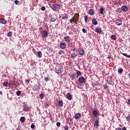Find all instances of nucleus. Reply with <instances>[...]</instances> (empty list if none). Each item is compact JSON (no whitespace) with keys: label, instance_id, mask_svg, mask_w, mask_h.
<instances>
[{"label":"nucleus","instance_id":"4","mask_svg":"<svg viewBox=\"0 0 130 130\" xmlns=\"http://www.w3.org/2000/svg\"><path fill=\"white\" fill-rule=\"evenodd\" d=\"M10 86L11 87H18V84H17V81L16 80H13L10 82Z\"/></svg>","mask_w":130,"mask_h":130},{"label":"nucleus","instance_id":"27","mask_svg":"<svg viewBox=\"0 0 130 130\" xmlns=\"http://www.w3.org/2000/svg\"><path fill=\"white\" fill-rule=\"evenodd\" d=\"M38 56L39 57H42V52L41 51L38 52Z\"/></svg>","mask_w":130,"mask_h":130},{"label":"nucleus","instance_id":"30","mask_svg":"<svg viewBox=\"0 0 130 130\" xmlns=\"http://www.w3.org/2000/svg\"><path fill=\"white\" fill-rule=\"evenodd\" d=\"M55 73L56 74H60V73H61V70H60V69H56Z\"/></svg>","mask_w":130,"mask_h":130},{"label":"nucleus","instance_id":"3","mask_svg":"<svg viewBox=\"0 0 130 130\" xmlns=\"http://www.w3.org/2000/svg\"><path fill=\"white\" fill-rule=\"evenodd\" d=\"M47 36H48V32H47V31L46 30L42 31V38H46Z\"/></svg>","mask_w":130,"mask_h":130},{"label":"nucleus","instance_id":"16","mask_svg":"<svg viewBox=\"0 0 130 130\" xmlns=\"http://www.w3.org/2000/svg\"><path fill=\"white\" fill-rule=\"evenodd\" d=\"M107 83L108 84H109V85L112 84V77H110L108 79Z\"/></svg>","mask_w":130,"mask_h":130},{"label":"nucleus","instance_id":"34","mask_svg":"<svg viewBox=\"0 0 130 130\" xmlns=\"http://www.w3.org/2000/svg\"><path fill=\"white\" fill-rule=\"evenodd\" d=\"M58 53H59V54L61 55V54H64V51H63L62 50H60V51H59Z\"/></svg>","mask_w":130,"mask_h":130},{"label":"nucleus","instance_id":"50","mask_svg":"<svg viewBox=\"0 0 130 130\" xmlns=\"http://www.w3.org/2000/svg\"><path fill=\"white\" fill-rule=\"evenodd\" d=\"M45 81H48V80H49V78H48V77H45Z\"/></svg>","mask_w":130,"mask_h":130},{"label":"nucleus","instance_id":"24","mask_svg":"<svg viewBox=\"0 0 130 130\" xmlns=\"http://www.w3.org/2000/svg\"><path fill=\"white\" fill-rule=\"evenodd\" d=\"M3 84V86H4L5 87H8V86H10V84H9V82H4Z\"/></svg>","mask_w":130,"mask_h":130},{"label":"nucleus","instance_id":"22","mask_svg":"<svg viewBox=\"0 0 130 130\" xmlns=\"http://www.w3.org/2000/svg\"><path fill=\"white\" fill-rule=\"evenodd\" d=\"M110 38L112 40H116V36L114 35H112L111 36Z\"/></svg>","mask_w":130,"mask_h":130},{"label":"nucleus","instance_id":"36","mask_svg":"<svg viewBox=\"0 0 130 130\" xmlns=\"http://www.w3.org/2000/svg\"><path fill=\"white\" fill-rule=\"evenodd\" d=\"M84 18L85 23H87V21L88 20V17L87 16H84Z\"/></svg>","mask_w":130,"mask_h":130},{"label":"nucleus","instance_id":"64","mask_svg":"<svg viewBox=\"0 0 130 130\" xmlns=\"http://www.w3.org/2000/svg\"><path fill=\"white\" fill-rule=\"evenodd\" d=\"M46 104L47 105V103H46Z\"/></svg>","mask_w":130,"mask_h":130},{"label":"nucleus","instance_id":"44","mask_svg":"<svg viewBox=\"0 0 130 130\" xmlns=\"http://www.w3.org/2000/svg\"><path fill=\"white\" fill-rule=\"evenodd\" d=\"M19 1H18V0H16V1H15V5H18V4H19Z\"/></svg>","mask_w":130,"mask_h":130},{"label":"nucleus","instance_id":"46","mask_svg":"<svg viewBox=\"0 0 130 130\" xmlns=\"http://www.w3.org/2000/svg\"><path fill=\"white\" fill-rule=\"evenodd\" d=\"M25 82L29 84V83L30 82V80H29V79H26L25 80Z\"/></svg>","mask_w":130,"mask_h":130},{"label":"nucleus","instance_id":"61","mask_svg":"<svg viewBox=\"0 0 130 130\" xmlns=\"http://www.w3.org/2000/svg\"><path fill=\"white\" fill-rule=\"evenodd\" d=\"M46 1H48V2H49V0H46Z\"/></svg>","mask_w":130,"mask_h":130},{"label":"nucleus","instance_id":"51","mask_svg":"<svg viewBox=\"0 0 130 130\" xmlns=\"http://www.w3.org/2000/svg\"><path fill=\"white\" fill-rule=\"evenodd\" d=\"M122 130H126V127H123L122 128Z\"/></svg>","mask_w":130,"mask_h":130},{"label":"nucleus","instance_id":"29","mask_svg":"<svg viewBox=\"0 0 130 130\" xmlns=\"http://www.w3.org/2000/svg\"><path fill=\"white\" fill-rule=\"evenodd\" d=\"M122 72H123V69H118V74H121L122 73Z\"/></svg>","mask_w":130,"mask_h":130},{"label":"nucleus","instance_id":"48","mask_svg":"<svg viewBox=\"0 0 130 130\" xmlns=\"http://www.w3.org/2000/svg\"><path fill=\"white\" fill-rule=\"evenodd\" d=\"M73 21H74V20L73 19H71L70 20V22L71 24H72V23H73Z\"/></svg>","mask_w":130,"mask_h":130},{"label":"nucleus","instance_id":"9","mask_svg":"<svg viewBox=\"0 0 130 130\" xmlns=\"http://www.w3.org/2000/svg\"><path fill=\"white\" fill-rule=\"evenodd\" d=\"M99 114V113L98 112V111L94 110L92 111V115L94 117H97L98 116V115Z\"/></svg>","mask_w":130,"mask_h":130},{"label":"nucleus","instance_id":"59","mask_svg":"<svg viewBox=\"0 0 130 130\" xmlns=\"http://www.w3.org/2000/svg\"><path fill=\"white\" fill-rule=\"evenodd\" d=\"M50 120H51V121H52V120H53L52 118H50Z\"/></svg>","mask_w":130,"mask_h":130},{"label":"nucleus","instance_id":"1","mask_svg":"<svg viewBox=\"0 0 130 130\" xmlns=\"http://www.w3.org/2000/svg\"><path fill=\"white\" fill-rule=\"evenodd\" d=\"M51 8L53 11H57L58 9H60V5L57 3L52 4V6H51Z\"/></svg>","mask_w":130,"mask_h":130},{"label":"nucleus","instance_id":"13","mask_svg":"<svg viewBox=\"0 0 130 130\" xmlns=\"http://www.w3.org/2000/svg\"><path fill=\"white\" fill-rule=\"evenodd\" d=\"M58 106H59V107H62V106H63V103L62 102V101L59 100L58 101Z\"/></svg>","mask_w":130,"mask_h":130},{"label":"nucleus","instance_id":"52","mask_svg":"<svg viewBox=\"0 0 130 130\" xmlns=\"http://www.w3.org/2000/svg\"><path fill=\"white\" fill-rule=\"evenodd\" d=\"M116 130H121L120 127H118L116 128Z\"/></svg>","mask_w":130,"mask_h":130},{"label":"nucleus","instance_id":"8","mask_svg":"<svg viewBox=\"0 0 130 130\" xmlns=\"http://www.w3.org/2000/svg\"><path fill=\"white\" fill-rule=\"evenodd\" d=\"M60 47L61 49H64L67 47V44L65 43H60Z\"/></svg>","mask_w":130,"mask_h":130},{"label":"nucleus","instance_id":"7","mask_svg":"<svg viewBox=\"0 0 130 130\" xmlns=\"http://www.w3.org/2000/svg\"><path fill=\"white\" fill-rule=\"evenodd\" d=\"M121 10L123 12H127V10H128V8H127V7H126V6L123 5L121 7Z\"/></svg>","mask_w":130,"mask_h":130},{"label":"nucleus","instance_id":"19","mask_svg":"<svg viewBox=\"0 0 130 130\" xmlns=\"http://www.w3.org/2000/svg\"><path fill=\"white\" fill-rule=\"evenodd\" d=\"M76 74L77 77H80V76H82V72L80 71H79V70H76Z\"/></svg>","mask_w":130,"mask_h":130},{"label":"nucleus","instance_id":"2","mask_svg":"<svg viewBox=\"0 0 130 130\" xmlns=\"http://www.w3.org/2000/svg\"><path fill=\"white\" fill-rule=\"evenodd\" d=\"M63 39H64L65 42H67V43H70L71 41L72 40V38L71 37H70V36H69L64 37Z\"/></svg>","mask_w":130,"mask_h":130},{"label":"nucleus","instance_id":"35","mask_svg":"<svg viewBox=\"0 0 130 130\" xmlns=\"http://www.w3.org/2000/svg\"><path fill=\"white\" fill-rule=\"evenodd\" d=\"M16 95L17 96H20L21 95V91L20 90H18L17 92H16Z\"/></svg>","mask_w":130,"mask_h":130},{"label":"nucleus","instance_id":"18","mask_svg":"<svg viewBox=\"0 0 130 130\" xmlns=\"http://www.w3.org/2000/svg\"><path fill=\"white\" fill-rule=\"evenodd\" d=\"M38 88H39V85L35 84L34 85V87L32 88V90H33V91H36V90H37V89H38Z\"/></svg>","mask_w":130,"mask_h":130},{"label":"nucleus","instance_id":"56","mask_svg":"<svg viewBox=\"0 0 130 130\" xmlns=\"http://www.w3.org/2000/svg\"><path fill=\"white\" fill-rule=\"evenodd\" d=\"M0 94H1V95H3V92L0 91Z\"/></svg>","mask_w":130,"mask_h":130},{"label":"nucleus","instance_id":"14","mask_svg":"<svg viewBox=\"0 0 130 130\" xmlns=\"http://www.w3.org/2000/svg\"><path fill=\"white\" fill-rule=\"evenodd\" d=\"M80 117H81V113H78L75 114V119H79Z\"/></svg>","mask_w":130,"mask_h":130},{"label":"nucleus","instance_id":"40","mask_svg":"<svg viewBox=\"0 0 130 130\" xmlns=\"http://www.w3.org/2000/svg\"><path fill=\"white\" fill-rule=\"evenodd\" d=\"M104 89H108V86H107V84L104 85Z\"/></svg>","mask_w":130,"mask_h":130},{"label":"nucleus","instance_id":"5","mask_svg":"<svg viewBox=\"0 0 130 130\" xmlns=\"http://www.w3.org/2000/svg\"><path fill=\"white\" fill-rule=\"evenodd\" d=\"M115 24H116V25H117L118 26H120V25L122 24V20H121V19H117L115 21Z\"/></svg>","mask_w":130,"mask_h":130},{"label":"nucleus","instance_id":"28","mask_svg":"<svg viewBox=\"0 0 130 130\" xmlns=\"http://www.w3.org/2000/svg\"><path fill=\"white\" fill-rule=\"evenodd\" d=\"M1 23H2V24H7V21H6L5 19H2L1 20Z\"/></svg>","mask_w":130,"mask_h":130},{"label":"nucleus","instance_id":"63","mask_svg":"<svg viewBox=\"0 0 130 130\" xmlns=\"http://www.w3.org/2000/svg\"><path fill=\"white\" fill-rule=\"evenodd\" d=\"M37 2H38V0H37Z\"/></svg>","mask_w":130,"mask_h":130},{"label":"nucleus","instance_id":"60","mask_svg":"<svg viewBox=\"0 0 130 130\" xmlns=\"http://www.w3.org/2000/svg\"><path fill=\"white\" fill-rule=\"evenodd\" d=\"M128 77H129V78H130V73L128 74Z\"/></svg>","mask_w":130,"mask_h":130},{"label":"nucleus","instance_id":"23","mask_svg":"<svg viewBox=\"0 0 130 130\" xmlns=\"http://www.w3.org/2000/svg\"><path fill=\"white\" fill-rule=\"evenodd\" d=\"M23 110L24 111H29V107L26 106L25 105L23 106Z\"/></svg>","mask_w":130,"mask_h":130},{"label":"nucleus","instance_id":"43","mask_svg":"<svg viewBox=\"0 0 130 130\" xmlns=\"http://www.w3.org/2000/svg\"><path fill=\"white\" fill-rule=\"evenodd\" d=\"M30 127L32 129H33V128H34L35 127V125L32 124L30 126Z\"/></svg>","mask_w":130,"mask_h":130},{"label":"nucleus","instance_id":"58","mask_svg":"<svg viewBox=\"0 0 130 130\" xmlns=\"http://www.w3.org/2000/svg\"><path fill=\"white\" fill-rule=\"evenodd\" d=\"M92 27H94V25H91L90 26V28H92Z\"/></svg>","mask_w":130,"mask_h":130},{"label":"nucleus","instance_id":"25","mask_svg":"<svg viewBox=\"0 0 130 130\" xmlns=\"http://www.w3.org/2000/svg\"><path fill=\"white\" fill-rule=\"evenodd\" d=\"M104 12V9L103 8H100V14H101V15H103Z\"/></svg>","mask_w":130,"mask_h":130},{"label":"nucleus","instance_id":"15","mask_svg":"<svg viewBox=\"0 0 130 130\" xmlns=\"http://www.w3.org/2000/svg\"><path fill=\"white\" fill-rule=\"evenodd\" d=\"M95 32H96V33H101V32H102V30H101V28H100V27H98L96 28L95 29Z\"/></svg>","mask_w":130,"mask_h":130},{"label":"nucleus","instance_id":"31","mask_svg":"<svg viewBox=\"0 0 130 130\" xmlns=\"http://www.w3.org/2000/svg\"><path fill=\"white\" fill-rule=\"evenodd\" d=\"M40 99H43L44 98V94L43 93H41L40 95Z\"/></svg>","mask_w":130,"mask_h":130},{"label":"nucleus","instance_id":"38","mask_svg":"<svg viewBox=\"0 0 130 130\" xmlns=\"http://www.w3.org/2000/svg\"><path fill=\"white\" fill-rule=\"evenodd\" d=\"M51 22H55V21H56V19H55L54 18H52L51 19Z\"/></svg>","mask_w":130,"mask_h":130},{"label":"nucleus","instance_id":"57","mask_svg":"<svg viewBox=\"0 0 130 130\" xmlns=\"http://www.w3.org/2000/svg\"><path fill=\"white\" fill-rule=\"evenodd\" d=\"M69 120H70V121H72V118H69Z\"/></svg>","mask_w":130,"mask_h":130},{"label":"nucleus","instance_id":"62","mask_svg":"<svg viewBox=\"0 0 130 130\" xmlns=\"http://www.w3.org/2000/svg\"><path fill=\"white\" fill-rule=\"evenodd\" d=\"M129 42H130V38H129Z\"/></svg>","mask_w":130,"mask_h":130},{"label":"nucleus","instance_id":"47","mask_svg":"<svg viewBox=\"0 0 130 130\" xmlns=\"http://www.w3.org/2000/svg\"><path fill=\"white\" fill-rule=\"evenodd\" d=\"M82 32H83L84 33H86V29L83 28L82 29Z\"/></svg>","mask_w":130,"mask_h":130},{"label":"nucleus","instance_id":"32","mask_svg":"<svg viewBox=\"0 0 130 130\" xmlns=\"http://www.w3.org/2000/svg\"><path fill=\"white\" fill-rule=\"evenodd\" d=\"M21 122H24L25 121V118L24 117H21L20 119Z\"/></svg>","mask_w":130,"mask_h":130},{"label":"nucleus","instance_id":"49","mask_svg":"<svg viewBox=\"0 0 130 130\" xmlns=\"http://www.w3.org/2000/svg\"><path fill=\"white\" fill-rule=\"evenodd\" d=\"M118 13H121V10L120 9H117V11Z\"/></svg>","mask_w":130,"mask_h":130},{"label":"nucleus","instance_id":"26","mask_svg":"<svg viewBox=\"0 0 130 130\" xmlns=\"http://www.w3.org/2000/svg\"><path fill=\"white\" fill-rule=\"evenodd\" d=\"M65 16H62V19L63 20H67V19H69V16H68V15L65 14Z\"/></svg>","mask_w":130,"mask_h":130},{"label":"nucleus","instance_id":"45","mask_svg":"<svg viewBox=\"0 0 130 130\" xmlns=\"http://www.w3.org/2000/svg\"><path fill=\"white\" fill-rule=\"evenodd\" d=\"M41 10H42V11H45V7L44 6H43L41 8Z\"/></svg>","mask_w":130,"mask_h":130},{"label":"nucleus","instance_id":"53","mask_svg":"<svg viewBox=\"0 0 130 130\" xmlns=\"http://www.w3.org/2000/svg\"><path fill=\"white\" fill-rule=\"evenodd\" d=\"M107 58H108V59H110V58H111V56H108L107 57Z\"/></svg>","mask_w":130,"mask_h":130},{"label":"nucleus","instance_id":"20","mask_svg":"<svg viewBox=\"0 0 130 130\" xmlns=\"http://www.w3.org/2000/svg\"><path fill=\"white\" fill-rule=\"evenodd\" d=\"M78 55L77 54V53L73 52L71 54V57H72L73 58H75V57H77V56Z\"/></svg>","mask_w":130,"mask_h":130},{"label":"nucleus","instance_id":"54","mask_svg":"<svg viewBox=\"0 0 130 130\" xmlns=\"http://www.w3.org/2000/svg\"><path fill=\"white\" fill-rule=\"evenodd\" d=\"M73 51H76V48H74L73 49H72Z\"/></svg>","mask_w":130,"mask_h":130},{"label":"nucleus","instance_id":"21","mask_svg":"<svg viewBox=\"0 0 130 130\" xmlns=\"http://www.w3.org/2000/svg\"><path fill=\"white\" fill-rule=\"evenodd\" d=\"M92 23L94 24V25H97V24H98V22H97V20H96V19H93L92 20Z\"/></svg>","mask_w":130,"mask_h":130},{"label":"nucleus","instance_id":"17","mask_svg":"<svg viewBox=\"0 0 130 130\" xmlns=\"http://www.w3.org/2000/svg\"><path fill=\"white\" fill-rule=\"evenodd\" d=\"M88 14L90 15V16H93L94 14V10H93V9H90L89 10Z\"/></svg>","mask_w":130,"mask_h":130},{"label":"nucleus","instance_id":"6","mask_svg":"<svg viewBox=\"0 0 130 130\" xmlns=\"http://www.w3.org/2000/svg\"><path fill=\"white\" fill-rule=\"evenodd\" d=\"M78 52H79L80 55H84L85 54V51H84V49L81 48H79L78 49Z\"/></svg>","mask_w":130,"mask_h":130},{"label":"nucleus","instance_id":"55","mask_svg":"<svg viewBox=\"0 0 130 130\" xmlns=\"http://www.w3.org/2000/svg\"><path fill=\"white\" fill-rule=\"evenodd\" d=\"M128 104H129V105H130V99H129L128 101Z\"/></svg>","mask_w":130,"mask_h":130},{"label":"nucleus","instance_id":"12","mask_svg":"<svg viewBox=\"0 0 130 130\" xmlns=\"http://www.w3.org/2000/svg\"><path fill=\"white\" fill-rule=\"evenodd\" d=\"M79 81L81 83H85V78L82 76L79 78Z\"/></svg>","mask_w":130,"mask_h":130},{"label":"nucleus","instance_id":"10","mask_svg":"<svg viewBox=\"0 0 130 130\" xmlns=\"http://www.w3.org/2000/svg\"><path fill=\"white\" fill-rule=\"evenodd\" d=\"M94 127H95V128L98 129L99 127V120H96L94 124Z\"/></svg>","mask_w":130,"mask_h":130},{"label":"nucleus","instance_id":"33","mask_svg":"<svg viewBox=\"0 0 130 130\" xmlns=\"http://www.w3.org/2000/svg\"><path fill=\"white\" fill-rule=\"evenodd\" d=\"M122 55H124V56H126V57H128L130 58V55H127L126 53H123Z\"/></svg>","mask_w":130,"mask_h":130},{"label":"nucleus","instance_id":"11","mask_svg":"<svg viewBox=\"0 0 130 130\" xmlns=\"http://www.w3.org/2000/svg\"><path fill=\"white\" fill-rule=\"evenodd\" d=\"M67 98L68 100H72L73 99V95L71 93H68L67 94Z\"/></svg>","mask_w":130,"mask_h":130},{"label":"nucleus","instance_id":"42","mask_svg":"<svg viewBox=\"0 0 130 130\" xmlns=\"http://www.w3.org/2000/svg\"><path fill=\"white\" fill-rule=\"evenodd\" d=\"M56 125H57V126H58V127L60 126V122H57L56 123Z\"/></svg>","mask_w":130,"mask_h":130},{"label":"nucleus","instance_id":"41","mask_svg":"<svg viewBox=\"0 0 130 130\" xmlns=\"http://www.w3.org/2000/svg\"><path fill=\"white\" fill-rule=\"evenodd\" d=\"M8 36H9V37L12 36V32H11V31L8 32Z\"/></svg>","mask_w":130,"mask_h":130},{"label":"nucleus","instance_id":"37","mask_svg":"<svg viewBox=\"0 0 130 130\" xmlns=\"http://www.w3.org/2000/svg\"><path fill=\"white\" fill-rule=\"evenodd\" d=\"M64 130H69V126L68 125L64 126Z\"/></svg>","mask_w":130,"mask_h":130},{"label":"nucleus","instance_id":"39","mask_svg":"<svg viewBox=\"0 0 130 130\" xmlns=\"http://www.w3.org/2000/svg\"><path fill=\"white\" fill-rule=\"evenodd\" d=\"M127 120H130V114H129L126 117Z\"/></svg>","mask_w":130,"mask_h":130}]
</instances>
